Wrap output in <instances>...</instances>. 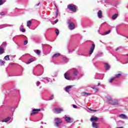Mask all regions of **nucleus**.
<instances>
[{"mask_svg": "<svg viewBox=\"0 0 128 128\" xmlns=\"http://www.w3.org/2000/svg\"><path fill=\"white\" fill-rule=\"evenodd\" d=\"M67 8L70 12H76L78 6L74 4H70L68 5Z\"/></svg>", "mask_w": 128, "mask_h": 128, "instance_id": "nucleus-1", "label": "nucleus"}, {"mask_svg": "<svg viewBox=\"0 0 128 128\" xmlns=\"http://www.w3.org/2000/svg\"><path fill=\"white\" fill-rule=\"evenodd\" d=\"M68 24H69L68 28L71 30H74V28H76V26H74V22H68Z\"/></svg>", "mask_w": 128, "mask_h": 128, "instance_id": "nucleus-2", "label": "nucleus"}, {"mask_svg": "<svg viewBox=\"0 0 128 128\" xmlns=\"http://www.w3.org/2000/svg\"><path fill=\"white\" fill-rule=\"evenodd\" d=\"M63 110L62 108H54L53 109L54 112L56 114H60L62 112H63Z\"/></svg>", "mask_w": 128, "mask_h": 128, "instance_id": "nucleus-3", "label": "nucleus"}, {"mask_svg": "<svg viewBox=\"0 0 128 128\" xmlns=\"http://www.w3.org/2000/svg\"><path fill=\"white\" fill-rule=\"evenodd\" d=\"M40 110L34 108L32 110V112L30 113V116H34V114H36L38 112H40Z\"/></svg>", "mask_w": 128, "mask_h": 128, "instance_id": "nucleus-4", "label": "nucleus"}, {"mask_svg": "<svg viewBox=\"0 0 128 128\" xmlns=\"http://www.w3.org/2000/svg\"><path fill=\"white\" fill-rule=\"evenodd\" d=\"M65 120L67 122H69V124H71V122H74V120L70 118V117H65Z\"/></svg>", "mask_w": 128, "mask_h": 128, "instance_id": "nucleus-5", "label": "nucleus"}, {"mask_svg": "<svg viewBox=\"0 0 128 128\" xmlns=\"http://www.w3.org/2000/svg\"><path fill=\"white\" fill-rule=\"evenodd\" d=\"M55 120L56 121L55 124L56 126H60V124H62V122L60 118H56Z\"/></svg>", "mask_w": 128, "mask_h": 128, "instance_id": "nucleus-6", "label": "nucleus"}, {"mask_svg": "<svg viewBox=\"0 0 128 128\" xmlns=\"http://www.w3.org/2000/svg\"><path fill=\"white\" fill-rule=\"evenodd\" d=\"M70 73L68 72H66L64 74V76L66 80H70Z\"/></svg>", "mask_w": 128, "mask_h": 128, "instance_id": "nucleus-7", "label": "nucleus"}, {"mask_svg": "<svg viewBox=\"0 0 128 128\" xmlns=\"http://www.w3.org/2000/svg\"><path fill=\"white\" fill-rule=\"evenodd\" d=\"M96 48V46L94 44H92V46L90 48V52L89 54H92L94 52V48Z\"/></svg>", "mask_w": 128, "mask_h": 128, "instance_id": "nucleus-8", "label": "nucleus"}, {"mask_svg": "<svg viewBox=\"0 0 128 128\" xmlns=\"http://www.w3.org/2000/svg\"><path fill=\"white\" fill-rule=\"evenodd\" d=\"M90 122H98V118L93 116L90 118Z\"/></svg>", "mask_w": 128, "mask_h": 128, "instance_id": "nucleus-9", "label": "nucleus"}, {"mask_svg": "<svg viewBox=\"0 0 128 128\" xmlns=\"http://www.w3.org/2000/svg\"><path fill=\"white\" fill-rule=\"evenodd\" d=\"M119 116L120 118H122L123 120L128 119V117L126 116V114H121Z\"/></svg>", "mask_w": 128, "mask_h": 128, "instance_id": "nucleus-10", "label": "nucleus"}, {"mask_svg": "<svg viewBox=\"0 0 128 128\" xmlns=\"http://www.w3.org/2000/svg\"><path fill=\"white\" fill-rule=\"evenodd\" d=\"M104 66L106 68V70H110V64H108V63H104Z\"/></svg>", "mask_w": 128, "mask_h": 128, "instance_id": "nucleus-11", "label": "nucleus"}, {"mask_svg": "<svg viewBox=\"0 0 128 128\" xmlns=\"http://www.w3.org/2000/svg\"><path fill=\"white\" fill-rule=\"evenodd\" d=\"M98 16L99 18H102V10H100L98 12Z\"/></svg>", "mask_w": 128, "mask_h": 128, "instance_id": "nucleus-12", "label": "nucleus"}, {"mask_svg": "<svg viewBox=\"0 0 128 128\" xmlns=\"http://www.w3.org/2000/svg\"><path fill=\"white\" fill-rule=\"evenodd\" d=\"M112 104L113 106H118L120 103H118V100L114 99L112 101Z\"/></svg>", "mask_w": 128, "mask_h": 128, "instance_id": "nucleus-13", "label": "nucleus"}, {"mask_svg": "<svg viewBox=\"0 0 128 128\" xmlns=\"http://www.w3.org/2000/svg\"><path fill=\"white\" fill-rule=\"evenodd\" d=\"M72 88V86H67L65 88L66 92H70V90Z\"/></svg>", "mask_w": 128, "mask_h": 128, "instance_id": "nucleus-14", "label": "nucleus"}, {"mask_svg": "<svg viewBox=\"0 0 128 128\" xmlns=\"http://www.w3.org/2000/svg\"><path fill=\"white\" fill-rule=\"evenodd\" d=\"M10 118L8 117L7 118L2 120V122H10Z\"/></svg>", "mask_w": 128, "mask_h": 128, "instance_id": "nucleus-15", "label": "nucleus"}, {"mask_svg": "<svg viewBox=\"0 0 128 128\" xmlns=\"http://www.w3.org/2000/svg\"><path fill=\"white\" fill-rule=\"evenodd\" d=\"M92 128H98V124L96 123V122H93L92 124Z\"/></svg>", "mask_w": 128, "mask_h": 128, "instance_id": "nucleus-16", "label": "nucleus"}, {"mask_svg": "<svg viewBox=\"0 0 128 128\" xmlns=\"http://www.w3.org/2000/svg\"><path fill=\"white\" fill-rule=\"evenodd\" d=\"M2 54H4V49L0 46V55Z\"/></svg>", "mask_w": 128, "mask_h": 128, "instance_id": "nucleus-17", "label": "nucleus"}, {"mask_svg": "<svg viewBox=\"0 0 128 128\" xmlns=\"http://www.w3.org/2000/svg\"><path fill=\"white\" fill-rule=\"evenodd\" d=\"M34 52L38 54V56H40V51L38 50H34Z\"/></svg>", "mask_w": 128, "mask_h": 128, "instance_id": "nucleus-18", "label": "nucleus"}, {"mask_svg": "<svg viewBox=\"0 0 128 128\" xmlns=\"http://www.w3.org/2000/svg\"><path fill=\"white\" fill-rule=\"evenodd\" d=\"M6 62L0 59V66H4Z\"/></svg>", "mask_w": 128, "mask_h": 128, "instance_id": "nucleus-19", "label": "nucleus"}, {"mask_svg": "<svg viewBox=\"0 0 128 128\" xmlns=\"http://www.w3.org/2000/svg\"><path fill=\"white\" fill-rule=\"evenodd\" d=\"M60 56V54L58 53V54H55L52 56V58H58Z\"/></svg>", "mask_w": 128, "mask_h": 128, "instance_id": "nucleus-20", "label": "nucleus"}, {"mask_svg": "<svg viewBox=\"0 0 128 128\" xmlns=\"http://www.w3.org/2000/svg\"><path fill=\"white\" fill-rule=\"evenodd\" d=\"M32 21L28 20L27 22V26H28V28H30V26H32Z\"/></svg>", "mask_w": 128, "mask_h": 128, "instance_id": "nucleus-21", "label": "nucleus"}, {"mask_svg": "<svg viewBox=\"0 0 128 128\" xmlns=\"http://www.w3.org/2000/svg\"><path fill=\"white\" fill-rule=\"evenodd\" d=\"M118 16V14H116L112 16V20H116Z\"/></svg>", "mask_w": 128, "mask_h": 128, "instance_id": "nucleus-22", "label": "nucleus"}, {"mask_svg": "<svg viewBox=\"0 0 128 128\" xmlns=\"http://www.w3.org/2000/svg\"><path fill=\"white\" fill-rule=\"evenodd\" d=\"M34 58H30L29 60H28V62H27V64H30L31 62H34Z\"/></svg>", "mask_w": 128, "mask_h": 128, "instance_id": "nucleus-23", "label": "nucleus"}, {"mask_svg": "<svg viewBox=\"0 0 128 128\" xmlns=\"http://www.w3.org/2000/svg\"><path fill=\"white\" fill-rule=\"evenodd\" d=\"M4 60H10V56L7 55L4 58Z\"/></svg>", "mask_w": 128, "mask_h": 128, "instance_id": "nucleus-24", "label": "nucleus"}, {"mask_svg": "<svg viewBox=\"0 0 128 128\" xmlns=\"http://www.w3.org/2000/svg\"><path fill=\"white\" fill-rule=\"evenodd\" d=\"M116 78H118L122 76V74H116L115 75Z\"/></svg>", "mask_w": 128, "mask_h": 128, "instance_id": "nucleus-25", "label": "nucleus"}, {"mask_svg": "<svg viewBox=\"0 0 128 128\" xmlns=\"http://www.w3.org/2000/svg\"><path fill=\"white\" fill-rule=\"evenodd\" d=\"M92 90H94V91L96 92L98 90V88H96L94 86H92Z\"/></svg>", "mask_w": 128, "mask_h": 128, "instance_id": "nucleus-26", "label": "nucleus"}, {"mask_svg": "<svg viewBox=\"0 0 128 128\" xmlns=\"http://www.w3.org/2000/svg\"><path fill=\"white\" fill-rule=\"evenodd\" d=\"M56 36H58L59 34H60V31L56 29Z\"/></svg>", "mask_w": 128, "mask_h": 128, "instance_id": "nucleus-27", "label": "nucleus"}, {"mask_svg": "<svg viewBox=\"0 0 128 128\" xmlns=\"http://www.w3.org/2000/svg\"><path fill=\"white\" fill-rule=\"evenodd\" d=\"M20 30L22 32H26V29L24 28H20Z\"/></svg>", "mask_w": 128, "mask_h": 128, "instance_id": "nucleus-28", "label": "nucleus"}, {"mask_svg": "<svg viewBox=\"0 0 128 128\" xmlns=\"http://www.w3.org/2000/svg\"><path fill=\"white\" fill-rule=\"evenodd\" d=\"M110 30H109L108 31L104 32V34H110Z\"/></svg>", "mask_w": 128, "mask_h": 128, "instance_id": "nucleus-29", "label": "nucleus"}, {"mask_svg": "<svg viewBox=\"0 0 128 128\" xmlns=\"http://www.w3.org/2000/svg\"><path fill=\"white\" fill-rule=\"evenodd\" d=\"M4 2L3 0H0V6H2V4H4Z\"/></svg>", "mask_w": 128, "mask_h": 128, "instance_id": "nucleus-30", "label": "nucleus"}, {"mask_svg": "<svg viewBox=\"0 0 128 128\" xmlns=\"http://www.w3.org/2000/svg\"><path fill=\"white\" fill-rule=\"evenodd\" d=\"M74 76H78V70H75V71H74Z\"/></svg>", "mask_w": 128, "mask_h": 128, "instance_id": "nucleus-31", "label": "nucleus"}, {"mask_svg": "<svg viewBox=\"0 0 128 128\" xmlns=\"http://www.w3.org/2000/svg\"><path fill=\"white\" fill-rule=\"evenodd\" d=\"M83 94H84V96H86H86H90V94H88V92H84Z\"/></svg>", "mask_w": 128, "mask_h": 128, "instance_id": "nucleus-32", "label": "nucleus"}, {"mask_svg": "<svg viewBox=\"0 0 128 128\" xmlns=\"http://www.w3.org/2000/svg\"><path fill=\"white\" fill-rule=\"evenodd\" d=\"M4 14H4V12H0V16H4Z\"/></svg>", "mask_w": 128, "mask_h": 128, "instance_id": "nucleus-33", "label": "nucleus"}, {"mask_svg": "<svg viewBox=\"0 0 128 128\" xmlns=\"http://www.w3.org/2000/svg\"><path fill=\"white\" fill-rule=\"evenodd\" d=\"M28 40H25L24 41V46H26V44H28Z\"/></svg>", "mask_w": 128, "mask_h": 128, "instance_id": "nucleus-34", "label": "nucleus"}, {"mask_svg": "<svg viewBox=\"0 0 128 128\" xmlns=\"http://www.w3.org/2000/svg\"><path fill=\"white\" fill-rule=\"evenodd\" d=\"M108 82H112V78H111L108 80Z\"/></svg>", "mask_w": 128, "mask_h": 128, "instance_id": "nucleus-35", "label": "nucleus"}, {"mask_svg": "<svg viewBox=\"0 0 128 128\" xmlns=\"http://www.w3.org/2000/svg\"><path fill=\"white\" fill-rule=\"evenodd\" d=\"M58 10H56V16H58Z\"/></svg>", "mask_w": 128, "mask_h": 128, "instance_id": "nucleus-36", "label": "nucleus"}, {"mask_svg": "<svg viewBox=\"0 0 128 128\" xmlns=\"http://www.w3.org/2000/svg\"><path fill=\"white\" fill-rule=\"evenodd\" d=\"M40 82H36V86H40Z\"/></svg>", "mask_w": 128, "mask_h": 128, "instance_id": "nucleus-37", "label": "nucleus"}, {"mask_svg": "<svg viewBox=\"0 0 128 128\" xmlns=\"http://www.w3.org/2000/svg\"><path fill=\"white\" fill-rule=\"evenodd\" d=\"M73 108H78V106H76L74 105V104H73Z\"/></svg>", "mask_w": 128, "mask_h": 128, "instance_id": "nucleus-38", "label": "nucleus"}, {"mask_svg": "<svg viewBox=\"0 0 128 128\" xmlns=\"http://www.w3.org/2000/svg\"><path fill=\"white\" fill-rule=\"evenodd\" d=\"M58 22V20L56 19V20L54 21V24H56V22Z\"/></svg>", "mask_w": 128, "mask_h": 128, "instance_id": "nucleus-39", "label": "nucleus"}, {"mask_svg": "<svg viewBox=\"0 0 128 128\" xmlns=\"http://www.w3.org/2000/svg\"><path fill=\"white\" fill-rule=\"evenodd\" d=\"M63 60H68V58H66V57H64V58H63Z\"/></svg>", "mask_w": 128, "mask_h": 128, "instance_id": "nucleus-40", "label": "nucleus"}, {"mask_svg": "<svg viewBox=\"0 0 128 128\" xmlns=\"http://www.w3.org/2000/svg\"><path fill=\"white\" fill-rule=\"evenodd\" d=\"M90 110L91 112H96V110H92V109H90Z\"/></svg>", "mask_w": 128, "mask_h": 128, "instance_id": "nucleus-41", "label": "nucleus"}, {"mask_svg": "<svg viewBox=\"0 0 128 128\" xmlns=\"http://www.w3.org/2000/svg\"><path fill=\"white\" fill-rule=\"evenodd\" d=\"M53 98H50L49 99L50 100H52Z\"/></svg>", "mask_w": 128, "mask_h": 128, "instance_id": "nucleus-42", "label": "nucleus"}, {"mask_svg": "<svg viewBox=\"0 0 128 128\" xmlns=\"http://www.w3.org/2000/svg\"><path fill=\"white\" fill-rule=\"evenodd\" d=\"M116 80V78H112V80Z\"/></svg>", "mask_w": 128, "mask_h": 128, "instance_id": "nucleus-43", "label": "nucleus"}, {"mask_svg": "<svg viewBox=\"0 0 128 128\" xmlns=\"http://www.w3.org/2000/svg\"><path fill=\"white\" fill-rule=\"evenodd\" d=\"M117 128H124V127L122 126V127H118Z\"/></svg>", "mask_w": 128, "mask_h": 128, "instance_id": "nucleus-44", "label": "nucleus"}, {"mask_svg": "<svg viewBox=\"0 0 128 128\" xmlns=\"http://www.w3.org/2000/svg\"><path fill=\"white\" fill-rule=\"evenodd\" d=\"M54 94H52V98H54Z\"/></svg>", "mask_w": 128, "mask_h": 128, "instance_id": "nucleus-45", "label": "nucleus"}, {"mask_svg": "<svg viewBox=\"0 0 128 128\" xmlns=\"http://www.w3.org/2000/svg\"><path fill=\"white\" fill-rule=\"evenodd\" d=\"M118 48H117L116 49V50L118 51Z\"/></svg>", "mask_w": 128, "mask_h": 128, "instance_id": "nucleus-46", "label": "nucleus"}, {"mask_svg": "<svg viewBox=\"0 0 128 128\" xmlns=\"http://www.w3.org/2000/svg\"><path fill=\"white\" fill-rule=\"evenodd\" d=\"M100 83H98V86H100Z\"/></svg>", "mask_w": 128, "mask_h": 128, "instance_id": "nucleus-47", "label": "nucleus"}, {"mask_svg": "<svg viewBox=\"0 0 128 128\" xmlns=\"http://www.w3.org/2000/svg\"><path fill=\"white\" fill-rule=\"evenodd\" d=\"M127 62H128V60L127 61Z\"/></svg>", "mask_w": 128, "mask_h": 128, "instance_id": "nucleus-48", "label": "nucleus"}]
</instances>
